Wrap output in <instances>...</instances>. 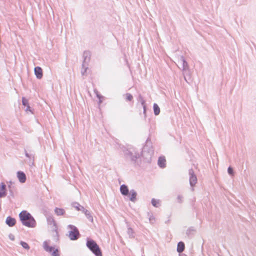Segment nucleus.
Listing matches in <instances>:
<instances>
[{
    "mask_svg": "<svg viewBox=\"0 0 256 256\" xmlns=\"http://www.w3.org/2000/svg\"><path fill=\"white\" fill-rule=\"evenodd\" d=\"M22 102L24 106H27L29 108L28 100L25 98H23L22 99Z\"/></svg>",
    "mask_w": 256,
    "mask_h": 256,
    "instance_id": "19",
    "label": "nucleus"
},
{
    "mask_svg": "<svg viewBox=\"0 0 256 256\" xmlns=\"http://www.w3.org/2000/svg\"><path fill=\"white\" fill-rule=\"evenodd\" d=\"M184 244L182 242H179L178 244L177 251L178 252H182L184 250Z\"/></svg>",
    "mask_w": 256,
    "mask_h": 256,
    "instance_id": "12",
    "label": "nucleus"
},
{
    "mask_svg": "<svg viewBox=\"0 0 256 256\" xmlns=\"http://www.w3.org/2000/svg\"><path fill=\"white\" fill-rule=\"evenodd\" d=\"M154 113L156 116L158 115L160 112V108L156 104H154Z\"/></svg>",
    "mask_w": 256,
    "mask_h": 256,
    "instance_id": "16",
    "label": "nucleus"
},
{
    "mask_svg": "<svg viewBox=\"0 0 256 256\" xmlns=\"http://www.w3.org/2000/svg\"><path fill=\"white\" fill-rule=\"evenodd\" d=\"M18 177L19 180L22 182H24L26 180V176L23 172H18Z\"/></svg>",
    "mask_w": 256,
    "mask_h": 256,
    "instance_id": "9",
    "label": "nucleus"
},
{
    "mask_svg": "<svg viewBox=\"0 0 256 256\" xmlns=\"http://www.w3.org/2000/svg\"><path fill=\"white\" fill-rule=\"evenodd\" d=\"M6 223L10 226H12L16 224V220L10 216H8L6 219Z\"/></svg>",
    "mask_w": 256,
    "mask_h": 256,
    "instance_id": "8",
    "label": "nucleus"
},
{
    "mask_svg": "<svg viewBox=\"0 0 256 256\" xmlns=\"http://www.w3.org/2000/svg\"><path fill=\"white\" fill-rule=\"evenodd\" d=\"M48 228L50 232L52 233L54 236H58V226L56 222L54 219L49 220Z\"/></svg>",
    "mask_w": 256,
    "mask_h": 256,
    "instance_id": "5",
    "label": "nucleus"
},
{
    "mask_svg": "<svg viewBox=\"0 0 256 256\" xmlns=\"http://www.w3.org/2000/svg\"><path fill=\"white\" fill-rule=\"evenodd\" d=\"M6 194V186L4 183L0 182V198L5 196Z\"/></svg>",
    "mask_w": 256,
    "mask_h": 256,
    "instance_id": "7",
    "label": "nucleus"
},
{
    "mask_svg": "<svg viewBox=\"0 0 256 256\" xmlns=\"http://www.w3.org/2000/svg\"><path fill=\"white\" fill-rule=\"evenodd\" d=\"M228 172L230 174H233V170H232V168L231 167H229L228 168Z\"/></svg>",
    "mask_w": 256,
    "mask_h": 256,
    "instance_id": "21",
    "label": "nucleus"
},
{
    "mask_svg": "<svg viewBox=\"0 0 256 256\" xmlns=\"http://www.w3.org/2000/svg\"><path fill=\"white\" fill-rule=\"evenodd\" d=\"M43 246L46 252H52V256H60L58 250L54 247L50 246L47 242H44Z\"/></svg>",
    "mask_w": 256,
    "mask_h": 256,
    "instance_id": "3",
    "label": "nucleus"
},
{
    "mask_svg": "<svg viewBox=\"0 0 256 256\" xmlns=\"http://www.w3.org/2000/svg\"><path fill=\"white\" fill-rule=\"evenodd\" d=\"M86 246L96 256H102V253L98 246L94 240H88Z\"/></svg>",
    "mask_w": 256,
    "mask_h": 256,
    "instance_id": "2",
    "label": "nucleus"
},
{
    "mask_svg": "<svg viewBox=\"0 0 256 256\" xmlns=\"http://www.w3.org/2000/svg\"><path fill=\"white\" fill-rule=\"evenodd\" d=\"M120 190L121 193L123 195H127L128 194V189L127 186H126L124 184L121 186L120 188Z\"/></svg>",
    "mask_w": 256,
    "mask_h": 256,
    "instance_id": "11",
    "label": "nucleus"
},
{
    "mask_svg": "<svg viewBox=\"0 0 256 256\" xmlns=\"http://www.w3.org/2000/svg\"><path fill=\"white\" fill-rule=\"evenodd\" d=\"M20 220L23 225L28 228H34L36 223L32 216L26 210H23L19 214Z\"/></svg>",
    "mask_w": 256,
    "mask_h": 256,
    "instance_id": "1",
    "label": "nucleus"
},
{
    "mask_svg": "<svg viewBox=\"0 0 256 256\" xmlns=\"http://www.w3.org/2000/svg\"><path fill=\"white\" fill-rule=\"evenodd\" d=\"M142 106H144V112H146V105H145V102H144V100H143V101L142 102Z\"/></svg>",
    "mask_w": 256,
    "mask_h": 256,
    "instance_id": "22",
    "label": "nucleus"
},
{
    "mask_svg": "<svg viewBox=\"0 0 256 256\" xmlns=\"http://www.w3.org/2000/svg\"><path fill=\"white\" fill-rule=\"evenodd\" d=\"M190 184L192 186H194L197 182V178H196V176L193 174H192L191 176L190 177Z\"/></svg>",
    "mask_w": 256,
    "mask_h": 256,
    "instance_id": "13",
    "label": "nucleus"
},
{
    "mask_svg": "<svg viewBox=\"0 0 256 256\" xmlns=\"http://www.w3.org/2000/svg\"><path fill=\"white\" fill-rule=\"evenodd\" d=\"M20 244L24 248L27 249V250H28L30 248V246L26 242H20Z\"/></svg>",
    "mask_w": 256,
    "mask_h": 256,
    "instance_id": "18",
    "label": "nucleus"
},
{
    "mask_svg": "<svg viewBox=\"0 0 256 256\" xmlns=\"http://www.w3.org/2000/svg\"><path fill=\"white\" fill-rule=\"evenodd\" d=\"M126 100L128 101H131L133 98L132 96L130 94H126Z\"/></svg>",
    "mask_w": 256,
    "mask_h": 256,
    "instance_id": "20",
    "label": "nucleus"
},
{
    "mask_svg": "<svg viewBox=\"0 0 256 256\" xmlns=\"http://www.w3.org/2000/svg\"><path fill=\"white\" fill-rule=\"evenodd\" d=\"M166 160L164 157L160 156L158 160V164L161 168H164L166 166Z\"/></svg>",
    "mask_w": 256,
    "mask_h": 256,
    "instance_id": "10",
    "label": "nucleus"
},
{
    "mask_svg": "<svg viewBox=\"0 0 256 256\" xmlns=\"http://www.w3.org/2000/svg\"><path fill=\"white\" fill-rule=\"evenodd\" d=\"M34 74L36 78L38 79H40L43 76L42 70L40 66H36L34 68Z\"/></svg>",
    "mask_w": 256,
    "mask_h": 256,
    "instance_id": "6",
    "label": "nucleus"
},
{
    "mask_svg": "<svg viewBox=\"0 0 256 256\" xmlns=\"http://www.w3.org/2000/svg\"><path fill=\"white\" fill-rule=\"evenodd\" d=\"M54 212L58 216H62L65 212V211L64 209L58 208H55Z\"/></svg>",
    "mask_w": 256,
    "mask_h": 256,
    "instance_id": "14",
    "label": "nucleus"
},
{
    "mask_svg": "<svg viewBox=\"0 0 256 256\" xmlns=\"http://www.w3.org/2000/svg\"><path fill=\"white\" fill-rule=\"evenodd\" d=\"M68 228L70 229L69 232L68 236L71 240H76L78 238L79 232L76 227L73 226H69Z\"/></svg>",
    "mask_w": 256,
    "mask_h": 256,
    "instance_id": "4",
    "label": "nucleus"
},
{
    "mask_svg": "<svg viewBox=\"0 0 256 256\" xmlns=\"http://www.w3.org/2000/svg\"><path fill=\"white\" fill-rule=\"evenodd\" d=\"M152 204L153 206L158 207L160 206V201L158 200L152 198Z\"/></svg>",
    "mask_w": 256,
    "mask_h": 256,
    "instance_id": "17",
    "label": "nucleus"
},
{
    "mask_svg": "<svg viewBox=\"0 0 256 256\" xmlns=\"http://www.w3.org/2000/svg\"><path fill=\"white\" fill-rule=\"evenodd\" d=\"M129 196L130 200L134 202L136 200V193L134 190L130 191Z\"/></svg>",
    "mask_w": 256,
    "mask_h": 256,
    "instance_id": "15",
    "label": "nucleus"
}]
</instances>
